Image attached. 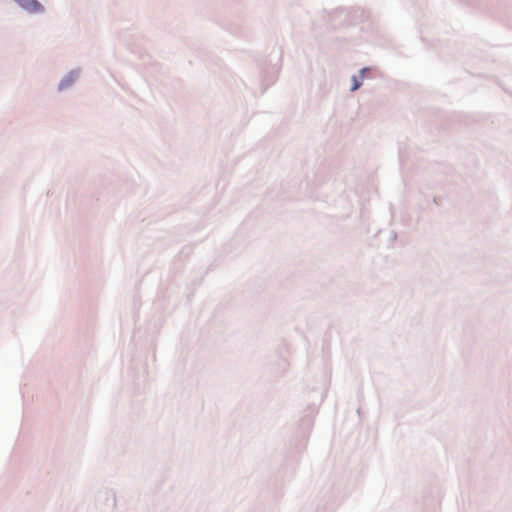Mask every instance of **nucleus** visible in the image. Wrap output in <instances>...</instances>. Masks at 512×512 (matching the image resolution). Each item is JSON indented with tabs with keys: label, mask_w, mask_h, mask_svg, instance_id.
<instances>
[{
	"label": "nucleus",
	"mask_w": 512,
	"mask_h": 512,
	"mask_svg": "<svg viewBox=\"0 0 512 512\" xmlns=\"http://www.w3.org/2000/svg\"><path fill=\"white\" fill-rule=\"evenodd\" d=\"M22 8L31 13L43 11V6L37 0H15Z\"/></svg>",
	"instance_id": "1"
},
{
	"label": "nucleus",
	"mask_w": 512,
	"mask_h": 512,
	"mask_svg": "<svg viewBox=\"0 0 512 512\" xmlns=\"http://www.w3.org/2000/svg\"><path fill=\"white\" fill-rule=\"evenodd\" d=\"M353 81H354V84L352 86V91H355L360 87V83L357 81V79L355 77L353 78Z\"/></svg>",
	"instance_id": "2"
}]
</instances>
